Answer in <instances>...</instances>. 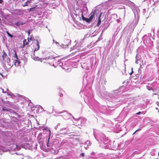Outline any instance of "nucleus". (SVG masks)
Wrapping results in <instances>:
<instances>
[{"instance_id":"cd10ccee","label":"nucleus","mask_w":159,"mask_h":159,"mask_svg":"<svg viewBox=\"0 0 159 159\" xmlns=\"http://www.w3.org/2000/svg\"><path fill=\"white\" fill-rule=\"evenodd\" d=\"M140 113H141V112H140H140H138V113H136V114L137 115H139Z\"/></svg>"},{"instance_id":"f8f14e48","label":"nucleus","mask_w":159,"mask_h":159,"mask_svg":"<svg viewBox=\"0 0 159 159\" xmlns=\"http://www.w3.org/2000/svg\"><path fill=\"white\" fill-rule=\"evenodd\" d=\"M81 43H80L78 45V46H79V52L81 51L84 50H83L84 49V48H83V46H81Z\"/></svg>"},{"instance_id":"9b49d317","label":"nucleus","mask_w":159,"mask_h":159,"mask_svg":"<svg viewBox=\"0 0 159 159\" xmlns=\"http://www.w3.org/2000/svg\"><path fill=\"white\" fill-rule=\"evenodd\" d=\"M14 52H15V56H14V58L15 59V60L16 63L18 62V63H19V61H18V57L17 56V55L16 54V51H14Z\"/></svg>"},{"instance_id":"4468645a","label":"nucleus","mask_w":159,"mask_h":159,"mask_svg":"<svg viewBox=\"0 0 159 159\" xmlns=\"http://www.w3.org/2000/svg\"><path fill=\"white\" fill-rule=\"evenodd\" d=\"M36 45L37 46V48H35V51H38L39 50V41L38 40H36Z\"/></svg>"},{"instance_id":"412c9836","label":"nucleus","mask_w":159,"mask_h":159,"mask_svg":"<svg viewBox=\"0 0 159 159\" xmlns=\"http://www.w3.org/2000/svg\"><path fill=\"white\" fill-rule=\"evenodd\" d=\"M128 72L130 75H131L133 73V70H131L130 72Z\"/></svg>"},{"instance_id":"c9c22d12","label":"nucleus","mask_w":159,"mask_h":159,"mask_svg":"<svg viewBox=\"0 0 159 159\" xmlns=\"http://www.w3.org/2000/svg\"><path fill=\"white\" fill-rule=\"evenodd\" d=\"M28 33H29V34H30V32H29Z\"/></svg>"},{"instance_id":"72a5a7b5","label":"nucleus","mask_w":159,"mask_h":159,"mask_svg":"<svg viewBox=\"0 0 159 159\" xmlns=\"http://www.w3.org/2000/svg\"><path fill=\"white\" fill-rule=\"evenodd\" d=\"M53 42L54 43V42H55V41H54V40H53Z\"/></svg>"},{"instance_id":"a878e982","label":"nucleus","mask_w":159,"mask_h":159,"mask_svg":"<svg viewBox=\"0 0 159 159\" xmlns=\"http://www.w3.org/2000/svg\"><path fill=\"white\" fill-rule=\"evenodd\" d=\"M78 1L80 2V3H82V0H78Z\"/></svg>"},{"instance_id":"4be33fe9","label":"nucleus","mask_w":159,"mask_h":159,"mask_svg":"<svg viewBox=\"0 0 159 159\" xmlns=\"http://www.w3.org/2000/svg\"><path fill=\"white\" fill-rule=\"evenodd\" d=\"M140 130V129H137V130H136L135 132L133 134H134L136 132H137V131H139V130Z\"/></svg>"},{"instance_id":"2eb2a0df","label":"nucleus","mask_w":159,"mask_h":159,"mask_svg":"<svg viewBox=\"0 0 159 159\" xmlns=\"http://www.w3.org/2000/svg\"><path fill=\"white\" fill-rule=\"evenodd\" d=\"M28 42H27L26 39H24L23 41V45L24 46L28 44Z\"/></svg>"},{"instance_id":"9d476101","label":"nucleus","mask_w":159,"mask_h":159,"mask_svg":"<svg viewBox=\"0 0 159 159\" xmlns=\"http://www.w3.org/2000/svg\"><path fill=\"white\" fill-rule=\"evenodd\" d=\"M102 14V13H101L100 15V16H99L98 17V21L97 24V25L98 26L99 25H100V24L101 23V20L100 19V17L101 16Z\"/></svg>"},{"instance_id":"6ab92c4d","label":"nucleus","mask_w":159,"mask_h":159,"mask_svg":"<svg viewBox=\"0 0 159 159\" xmlns=\"http://www.w3.org/2000/svg\"><path fill=\"white\" fill-rule=\"evenodd\" d=\"M32 40V39L31 38H28V42H30Z\"/></svg>"},{"instance_id":"a211bd4d","label":"nucleus","mask_w":159,"mask_h":159,"mask_svg":"<svg viewBox=\"0 0 159 159\" xmlns=\"http://www.w3.org/2000/svg\"><path fill=\"white\" fill-rule=\"evenodd\" d=\"M60 92L59 94V95L60 96V97H62L63 96V94L62 93V92H63V91L62 90H60Z\"/></svg>"},{"instance_id":"7ed1b4c3","label":"nucleus","mask_w":159,"mask_h":159,"mask_svg":"<svg viewBox=\"0 0 159 159\" xmlns=\"http://www.w3.org/2000/svg\"><path fill=\"white\" fill-rule=\"evenodd\" d=\"M55 57H53L51 56H49L48 57L41 58L38 57H34L33 58V59L35 61H40L41 62H43L44 63H48L49 65H52L50 63L51 61H54Z\"/></svg>"},{"instance_id":"f257e3e1","label":"nucleus","mask_w":159,"mask_h":159,"mask_svg":"<svg viewBox=\"0 0 159 159\" xmlns=\"http://www.w3.org/2000/svg\"><path fill=\"white\" fill-rule=\"evenodd\" d=\"M116 3H124L129 7L132 9L134 15H138L139 12V10L133 2L128 0H116Z\"/></svg>"},{"instance_id":"f3484780","label":"nucleus","mask_w":159,"mask_h":159,"mask_svg":"<svg viewBox=\"0 0 159 159\" xmlns=\"http://www.w3.org/2000/svg\"><path fill=\"white\" fill-rule=\"evenodd\" d=\"M92 20H91L90 19V18H86L85 19V21L88 23H90V22H91L92 21Z\"/></svg>"},{"instance_id":"b1692460","label":"nucleus","mask_w":159,"mask_h":159,"mask_svg":"<svg viewBox=\"0 0 159 159\" xmlns=\"http://www.w3.org/2000/svg\"><path fill=\"white\" fill-rule=\"evenodd\" d=\"M80 155H81V156H82V157H84V153H81V154H80Z\"/></svg>"},{"instance_id":"5701e85b","label":"nucleus","mask_w":159,"mask_h":159,"mask_svg":"<svg viewBox=\"0 0 159 159\" xmlns=\"http://www.w3.org/2000/svg\"><path fill=\"white\" fill-rule=\"evenodd\" d=\"M34 9V8H30V11H33V10Z\"/></svg>"},{"instance_id":"423d86ee","label":"nucleus","mask_w":159,"mask_h":159,"mask_svg":"<svg viewBox=\"0 0 159 159\" xmlns=\"http://www.w3.org/2000/svg\"><path fill=\"white\" fill-rule=\"evenodd\" d=\"M136 61H135V63L137 64H139L140 65V67H141V69L143 68L142 67V65H143V63L142 64L141 63V62L140 61H139V57H138L137 55L136 56Z\"/></svg>"},{"instance_id":"aec40b11","label":"nucleus","mask_w":159,"mask_h":159,"mask_svg":"<svg viewBox=\"0 0 159 159\" xmlns=\"http://www.w3.org/2000/svg\"><path fill=\"white\" fill-rule=\"evenodd\" d=\"M2 110H3V111H8V109H5V108H3L2 109Z\"/></svg>"},{"instance_id":"1a4fd4ad","label":"nucleus","mask_w":159,"mask_h":159,"mask_svg":"<svg viewBox=\"0 0 159 159\" xmlns=\"http://www.w3.org/2000/svg\"><path fill=\"white\" fill-rule=\"evenodd\" d=\"M74 50V52H79V46H77L75 48V46H74L72 48H70V51H72Z\"/></svg>"},{"instance_id":"c756f323","label":"nucleus","mask_w":159,"mask_h":159,"mask_svg":"<svg viewBox=\"0 0 159 159\" xmlns=\"http://www.w3.org/2000/svg\"><path fill=\"white\" fill-rule=\"evenodd\" d=\"M2 0H0V3H2Z\"/></svg>"},{"instance_id":"bb28decb","label":"nucleus","mask_w":159,"mask_h":159,"mask_svg":"<svg viewBox=\"0 0 159 159\" xmlns=\"http://www.w3.org/2000/svg\"><path fill=\"white\" fill-rule=\"evenodd\" d=\"M9 36H10L11 38H12L13 37V35L11 34H10Z\"/></svg>"},{"instance_id":"6e6552de","label":"nucleus","mask_w":159,"mask_h":159,"mask_svg":"<svg viewBox=\"0 0 159 159\" xmlns=\"http://www.w3.org/2000/svg\"><path fill=\"white\" fill-rule=\"evenodd\" d=\"M143 11V15L144 16L145 18L147 19L149 16L150 12L148 11L146 12L145 9H144Z\"/></svg>"},{"instance_id":"f03ea898","label":"nucleus","mask_w":159,"mask_h":159,"mask_svg":"<svg viewBox=\"0 0 159 159\" xmlns=\"http://www.w3.org/2000/svg\"><path fill=\"white\" fill-rule=\"evenodd\" d=\"M116 3H124L129 7L132 9L134 15H138L139 12V10L133 2L128 0H116Z\"/></svg>"},{"instance_id":"473e14b6","label":"nucleus","mask_w":159,"mask_h":159,"mask_svg":"<svg viewBox=\"0 0 159 159\" xmlns=\"http://www.w3.org/2000/svg\"><path fill=\"white\" fill-rule=\"evenodd\" d=\"M49 139H48V143L49 142ZM47 146H48V144H47Z\"/></svg>"},{"instance_id":"e433bc0d","label":"nucleus","mask_w":159,"mask_h":159,"mask_svg":"<svg viewBox=\"0 0 159 159\" xmlns=\"http://www.w3.org/2000/svg\"><path fill=\"white\" fill-rule=\"evenodd\" d=\"M52 66H54V64H53V65H52Z\"/></svg>"},{"instance_id":"393cba45","label":"nucleus","mask_w":159,"mask_h":159,"mask_svg":"<svg viewBox=\"0 0 159 159\" xmlns=\"http://www.w3.org/2000/svg\"><path fill=\"white\" fill-rule=\"evenodd\" d=\"M6 33H7V34H8V36H9V35L10 34V33H9V32H8V31H6Z\"/></svg>"},{"instance_id":"ddd939ff","label":"nucleus","mask_w":159,"mask_h":159,"mask_svg":"<svg viewBox=\"0 0 159 159\" xmlns=\"http://www.w3.org/2000/svg\"><path fill=\"white\" fill-rule=\"evenodd\" d=\"M94 12H92L90 14V17H89V18H90V20H92V19L94 18Z\"/></svg>"},{"instance_id":"7c9ffc66","label":"nucleus","mask_w":159,"mask_h":159,"mask_svg":"<svg viewBox=\"0 0 159 159\" xmlns=\"http://www.w3.org/2000/svg\"><path fill=\"white\" fill-rule=\"evenodd\" d=\"M116 20L117 21L118 23L120 21V20H119L117 19Z\"/></svg>"},{"instance_id":"f704fd0d","label":"nucleus","mask_w":159,"mask_h":159,"mask_svg":"<svg viewBox=\"0 0 159 159\" xmlns=\"http://www.w3.org/2000/svg\"><path fill=\"white\" fill-rule=\"evenodd\" d=\"M2 92H3V93H5V92H3V89H2Z\"/></svg>"},{"instance_id":"4c0bfd02","label":"nucleus","mask_w":159,"mask_h":159,"mask_svg":"<svg viewBox=\"0 0 159 159\" xmlns=\"http://www.w3.org/2000/svg\"><path fill=\"white\" fill-rule=\"evenodd\" d=\"M140 68H139V70H140Z\"/></svg>"},{"instance_id":"dca6fc26","label":"nucleus","mask_w":159,"mask_h":159,"mask_svg":"<svg viewBox=\"0 0 159 159\" xmlns=\"http://www.w3.org/2000/svg\"><path fill=\"white\" fill-rule=\"evenodd\" d=\"M30 1H27L25 3V4L23 5V6L25 7V6H28L29 5V4L30 3Z\"/></svg>"},{"instance_id":"c85d7f7f","label":"nucleus","mask_w":159,"mask_h":159,"mask_svg":"<svg viewBox=\"0 0 159 159\" xmlns=\"http://www.w3.org/2000/svg\"><path fill=\"white\" fill-rule=\"evenodd\" d=\"M113 16H114V17H115V16H117L116 15V14H113Z\"/></svg>"},{"instance_id":"0eeeda50","label":"nucleus","mask_w":159,"mask_h":159,"mask_svg":"<svg viewBox=\"0 0 159 159\" xmlns=\"http://www.w3.org/2000/svg\"><path fill=\"white\" fill-rule=\"evenodd\" d=\"M26 21H17L15 24V25L17 26H19L20 25H23L25 24Z\"/></svg>"},{"instance_id":"2f4dec72","label":"nucleus","mask_w":159,"mask_h":159,"mask_svg":"<svg viewBox=\"0 0 159 159\" xmlns=\"http://www.w3.org/2000/svg\"><path fill=\"white\" fill-rule=\"evenodd\" d=\"M55 43H56L57 44H59V43H58V42H55Z\"/></svg>"},{"instance_id":"39448f33","label":"nucleus","mask_w":159,"mask_h":159,"mask_svg":"<svg viewBox=\"0 0 159 159\" xmlns=\"http://www.w3.org/2000/svg\"><path fill=\"white\" fill-rule=\"evenodd\" d=\"M2 57L3 60L5 61L8 62V61H10V59L9 58H8V57L7 55V54L4 51H3V53L2 55Z\"/></svg>"},{"instance_id":"20e7f679","label":"nucleus","mask_w":159,"mask_h":159,"mask_svg":"<svg viewBox=\"0 0 159 159\" xmlns=\"http://www.w3.org/2000/svg\"><path fill=\"white\" fill-rule=\"evenodd\" d=\"M71 40L70 39H67L64 40V44H62L60 46L62 48H66L70 44Z\"/></svg>"}]
</instances>
